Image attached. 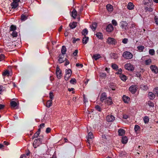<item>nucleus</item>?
I'll return each instance as SVG.
<instances>
[{"label":"nucleus","mask_w":158,"mask_h":158,"mask_svg":"<svg viewBox=\"0 0 158 158\" xmlns=\"http://www.w3.org/2000/svg\"><path fill=\"white\" fill-rule=\"evenodd\" d=\"M118 135L119 136H122L125 133V131L124 130L120 128L118 131Z\"/></svg>","instance_id":"16"},{"label":"nucleus","mask_w":158,"mask_h":158,"mask_svg":"<svg viewBox=\"0 0 158 158\" xmlns=\"http://www.w3.org/2000/svg\"><path fill=\"white\" fill-rule=\"evenodd\" d=\"M73 44H75L76 43L77 41H78L80 40V39L79 38H73Z\"/></svg>","instance_id":"55"},{"label":"nucleus","mask_w":158,"mask_h":158,"mask_svg":"<svg viewBox=\"0 0 158 158\" xmlns=\"http://www.w3.org/2000/svg\"><path fill=\"white\" fill-rule=\"evenodd\" d=\"M110 56L112 58L117 59L118 57V54L116 53H111L110 54Z\"/></svg>","instance_id":"26"},{"label":"nucleus","mask_w":158,"mask_h":158,"mask_svg":"<svg viewBox=\"0 0 158 158\" xmlns=\"http://www.w3.org/2000/svg\"><path fill=\"white\" fill-rule=\"evenodd\" d=\"M145 64L146 65H149L152 63V60L151 59H149L145 61Z\"/></svg>","instance_id":"39"},{"label":"nucleus","mask_w":158,"mask_h":158,"mask_svg":"<svg viewBox=\"0 0 158 158\" xmlns=\"http://www.w3.org/2000/svg\"><path fill=\"white\" fill-rule=\"evenodd\" d=\"M89 37L86 36H84L82 39V43L84 44H86L87 43L89 40Z\"/></svg>","instance_id":"28"},{"label":"nucleus","mask_w":158,"mask_h":158,"mask_svg":"<svg viewBox=\"0 0 158 158\" xmlns=\"http://www.w3.org/2000/svg\"><path fill=\"white\" fill-rule=\"evenodd\" d=\"M87 138V142L90 144V143L92 142V139L94 138L92 133L91 132H89L88 134Z\"/></svg>","instance_id":"5"},{"label":"nucleus","mask_w":158,"mask_h":158,"mask_svg":"<svg viewBox=\"0 0 158 158\" xmlns=\"http://www.w3.org/2000/svg\"><path fill=\"white\" fill-rule=\"evenodd\" d=\"M143 121L145 123H148L149 121L148 117L147 116H145L143 118Z\"/></svg>","instance_id":"43"},{"label":"nucleus","mask_w":158,"mask_h":158,"mask_svg":"<svg viewBox=\"0 0 158 158\" xmlns=\"http://www.w3.org/2000/svg\"><path fill=\"white\" fill-rule=\"evenodd\" d=\"M17 32L15 31H13L11 35L13 37H16L17 36Z\"/></svg>","instance_id":"45"},{"label":"nucleus","mask_w":158,"mask_h":158,"mask_svg":"<svg viewBox=\"0 0 158 158\" xmlns=\"http://www.w3.org/2000/svg\"><path fill=\"white\" fill-rule=\"evenodd\" d=\"M39 137L40 138H38V139H36L34 141L33 143V146L35 148L36 147L39 145V144L42 142V140L43 138V135H40Z\"/></svg>","instance_id":"1"},{"label":"nucleus","mask_w":158,"mask_h":158,"mask_svg":"<svg viewBox=\"0 0 158 158\" xmlns=\"http://www.w3.org/2000/svg\"><path fill=\"white\" fill-rule=\"evenodd\" d=\"M56 73L57 78L59 79H60L61 78L62 74L61 71L58 66L56 68Z\"/></svg>","instance_id":"7"},{"label":"nucleus","mask_w":158,"mask_h":158,"mask_svg":"<svg viewBox=\"0 0 158 158\" xmlns=\"http://www.w3.org/2000/svg\"><path fill=\"white\" fill-rule=\"evenodd\" d=\"M144 47L143 46H140L137 47V49L140 52H142L144 49Z\"/></svg>","instance_id":"40"},{"label":"nucleus","mask_w":158,"mask_h":158,"mask_svg":"<svg viewBox=\"0 0 158 158\" xmlns=\"http://www.w3.org/2000/svg\"><path fill=\"white\" fill-rule=\"evenodd\" d=\"M78 52V50H75L74 52H73V55L74 56H76L77 55Z\"/></svg>","instance_id":"62"},{"label":"nucleus","mask_w":158,"mask_h":158,"mask_svg":"<svg viewBox=\"0 0 158 158\" xmlns=\"http://www.w3.org/2000/svg\"><path fill=\"white\" fill-rule=\"evenodd\" d=\"M49 98L51 99V100H52L54 98V95L53 94V93L52 92H51L49 93Z\"/></svg>","instance_id":"52"},{"label":"nucleus","mask_w":158,"mask_h":158,"mask_svg":"<svg viewBox=\"0 0 158 158\" xmlns=\"http://www.w3.org/2000/svg\"><path fill=\"white\" fill-rule=\"evenodd\" d=\"M120 78L123 81H125L127 79V77L124 75L120 74L119 76Z\"/></svg>","instance_id":"31"},{"label":"nucleus","mask_w":158,"mask_h":158,"mask_svg":"<svg viewBox=\"0 0 158 158\" xmlns=\"http://www.w3.org/2000/svg\"><path fill=\"white\" fill-rule=\"evenodd\" d=\"M45 124L44 123H42L40 125L39 128L38 129H40V130L41 128H43L45 126Z\"/></svg>","instance_id":"57"},{"label":"nucleus","mask_w":158,"mask_h":158,"mask_svg":"<svg viewBox=\"0 0 158 158\" xmlns=\"http://www.w3.org/2000/svg\"><path fill=\"white\" fill-rule=\"evenodd\" d=\"M52 100H48L46 103V106L48 107H50L52 105Z\"/></svg>","instance_id":"33"},{"label":"nucleus","mask_w":158,"mask_h":158,"mask_svg":"<svg viewBox=\"0 0 158 158\" xmlns=\"http://www.w3.org/2000/svg\"><path fill=\"white\" fill-rule=\"evenodd\" d=\"M77 12L75 9H73L71 12V16L74 19H75L77 16Z\"/></svg>","instance_id":"27"},{"label":"nucleus","mask_w":158,"mask_h":158,"mask_svg":"<svg viewBox=\"0 0 158 158\" xmlns=\"http://www.w3.org/2000/svg\"><path fill=\"white\" fill-rule=\"evenodd\" d=\"M5 90H6L5 88L2 85H0V94H2Z\"/></svg>","instance_id":"42"},{"label":"nucleus","mask_w":158,"mask_h":158,"mask_svg":"<svg viewBox=\"0 0 158 158\" xmlns=\"http://www.w3.org/2000/svg\"><path fill=\"white\" fill-rule=\"evenodd\" d=\"M72 74V71L70 69H69L68 70H66V74L70 75H71Z\"/></svg>","instance_id":"50"},{"label":"nucleus","mask_w":158,"mask_h":158,"mask_svg":"<svg viewBox=\"0 0 158 158\" xmlns=\"http://www.w3.org/2000/svg\"><path fill=\"white\" fill-rule=\"evenodd\" d=\"M143 2L145 6L153 5V2L152 0L150 1V0H144Z\"/></svg>","instance_id":"14"},{"label":"nucleus","mask_w":158,"mask_h":158,"mask_svg":"<svg viewBox=\"0 0 158 158\" xmlns=\"http://www.w3.org/2000/svg\"><path fill=\"white\" fill-rule=\"evenodd\" d=\"M27 18V17L24 15L22 14L21 16V19L22 21H24L26 20Z\"/></svg>","instance_id":"38"},{"label":"nucleus","mask_w":158,"mask_h":158,"mask_svg":"<svg viewBox=\"0 0 158 158\" xmlns=\"http://www.w3.org/2000/svg\"><path fill=\"white\" fill-rule=\"evenodd\" d=\"M77 26V23L73 22L72 23H70L69 24L70 28L71 29H73L75 28Z\"/></svg>","instance_id":"25"},{"label":"nucleus","mask_w":158,"mask_h":158,"mask_svg":"<svg viewBox=\"0 0 158 158\" xmlns=\"http://www.w3.org/2000/svg\"><path fill=\"white\" fill-rule=\"evenodd\" d=\"M114 29L112 25L110 24L108 25L106 28V31L109 32H111Z\"/></svg>","instance_id":"15"},{"label":"nucleus","mask_w":158,"mask_h":158,"mask_svg":"<svg viewBox=\"0 0 158 158\" xmlns=\"http://www.w3.org/2000/svg\"><path fill=\"white\" fill-rule=\"evenodd\" d=\"M112 23L113 24V25L114 26H116L117 25V22L115 20H112Z\"/></svg>","instance_id":"56"},{"label":"nucleus","mask_w":158,"mask_h":158,"mask_svg":"<svg viewBox=\"0 0 158 158\" xmlns=\"http://www.w3.org/2000/svg\"><path fill=\"white\" fill-rule=\"evenodd\" d=\"M40 133V129H38V131L34 134L33 136H32L31 139H32L34 138H37V139H38V138H40L39 135Z\"/></svg>","instance_id":"13"},{"label":"nucleus","mask_w":158,"mask_h":158,"mask_svg":"<svg viewBox=\"0 0 158 158\" xmlns=\"http://www.w3.org/2000/svg\"><path fill=\"white\" fill-rule=\"evenodd\" d=\"M122 56L125 59L129 60L133 58V55L130 52L126 51L123 53Z\"/></svg>","instance_id":"2"},{"label":"nucleus","mask_w":158,"mask_h":158,"mask_svg":"<svg viewBox=\"0 0 158 158\" xmlns=\"http://www.w3.org/2000/svg\"><path fill=\"white\" fill-rule=\"evenodd\" d=\"M123 117L124 119H127L128 118V116L126 114L123 115Z\"/></svg>","instance_id":"63"},{"label":"nucleus","mask_w":158,"mask_h":158,"mask_svg":"<svg viewBox=\"0 0 158 158\" xmlns=\"http://www.w3.org/2000/svg\"><path fill=\"white\" fill-rule=\"evenodd\" d=\"M123 99L124 102L125 103H128L130 101V98L125 95H123Z\"/></svg>","instance_id":"18"},{"label":"nucleus","mask_w":158,"mask_h":158,"mask_svg":"<svg viewBox=\"0 0 158 158\" xmlns=\"http://www.w3.org/2000/svg\"><path fill=\"white\" fill-rule=\"evenodd\" d=\"M88 30L86 28H85L82 31L81 33L83 35L86 36V35L88 34Z\"/></svg>","instance_id":"37"},{"label":"nucleus","mask_w":158,"mask_h":158,"mask_svg":"<svg viewBox=\"0 0 158 158\" xmlns=\"http://www.w3.org/2000/svg\"><path fill=\"white\" fill-rule=\"evenodd\" d=\"M122 70L121 69H120L118 70V72L116 73V74H119L122 73Z\"/></svg>","instance_id":"59"},{"label":"nucleus","mask_w":158,"mask_h":158,"mask_svg":"<svg viewBox=\"0 0 158 158\" xmlns=\"http://www.w3.org/2000/svg\"><path fill=\"white\" fill-rule=\"evenodd\" d=\"M9 72L7 70L5 71L2 73V75L3 76H9Z\"/></svg>","instance_id":"41"},{"label":"nucleus","mask_w":158,"mask_h":158,"mask_svg":"<svg viewBox=\"0 0 158 158\" xmlns=\"http://www.w3.org/2000/svg\"><path fill=\"white\" fill-rule=\"evenodd\" d=\"M137 87L135 85H133L131 86L129 88L130 91L132 94L135 93L137 90Z\"/></svg>","instance_id":"8"},{"label":"nucleus","mask_w":158,"mask_h":158,"mask_svg":"<svg viewBox=\"0 0 158 158\" xmlns=\"http://www.w3.org/2000/svg\"><path fill=\"white\" fill-rule=\"evenodd\" d=\"M106 8L108 11L112 12L113 10V7L110 4H107L106 6Z\"/></svg>","instance_id":"21"},{"label":"nucleus","mask_w":158,"mask_h":158,"mask_svg":"<svg viewBox=\"0 0 158 158\" xmlns=\"http://www.w3.org/2000/svg\"><path fill=\"white\" fill-rule=\"evenodd\" d=\"M134 6L132 2H129L128 3L127 7L129 10H132L134 9Z\"/></svg>","instance_id":"20"},{"label":"nucleus","mask_w":158,"mask_h":158,"mask_svg":"<svg viewBox=\"0 0 158 158\" xmlns=\"http://www.w3.org/2000/svg\"><path fill=\"white\" fill-rule=\"evenodd\" d=\"M64 57V55L60 54L59 56V59H58L59 62L60 63H61L64 62V60L63 59Z\"/></svg>","instance_id":"24"},{"label":"nucleus","mask_w":158,"mask_h":158,"mask_svg":"<svg viewBox=\"0 0 158 158\" xmlns=\"http://www.w3.org/2000/svg\"><path fill=\"white\" fill-rule=\"evenodd\" d=\"M76 66L77 67H79L80 66L81 67H82L83 66V65L82 64H80L79 63H77L76 65Z\"/></svg>","instance_id":"64"},{"label":"nucleus","mask_w":158,"mask_h":158,"mask_svg":"<svg viewBox=\"0 0 158 158\" xmlns=\"http://www.w3.org/2000/svg\"><path fill=\"white\" fill-rule=\"evenodd\" d=\"M12 8L15 9L16 8L19 6L18 3L13 2L10 4Z\"/></svg>","instance_id":"22"},{"label":"nucleus","mask_w":158,"mask_h":158,"mask_svg":"<svg viewBox=\"0 0 158 158\" xmlns=\"http://www.w3.org/2000/svg\"><path fill=\"white\" fill-rule=\"evenodd\" d=\"M149 54L151 55H154L155 54V52L153 49H150L149 51Z\"/></svg>","instance_id":"44"},{"label":"nucleus","mask_w":158,"mask_h":158,"mask_svg":"<svg viewBox=\"0 0 158 158\" xmlns=\"http://www.w3.org/2000/svg\"><path fill=\"white\" fill-rule=\"evenodd\" d=\"M51 130V128L49 127H48L47 128L46 130V132L47 133H50Z\"/></svg>","instance_id":"61"},{"label":"nucleus","mask_w":158,"mask_h":158,"mask_svg":"<svg viewBox=\"0 0 158 158\" xmlns=\"http://www.w3.org/2000/svg\"><path fill=\"white\" fill-rule=\"evenodd\" d=\"M97 23L96 22L93 23L92 25L91 26V28L93 31L96 30L97 27Z\"/></svg>","instance_id":"29"},{"label":"nucleus","mask_w":158,"mask_h":158,"mask_svg":"<svg viewBox=\"0 0 158 158\" xmlns=\"http://www.w3.org/2000/svg\"><path fill=\"white\" fill-rule=\"evenodd\" d=\"M140 128V127L138 125H136L135 126L134 128V130L136 132H137Z\"/></svg>","instance_id":"53"},{"label":"nucleus","mask_w":158,"mask_h":158,"mask_svg":"<svg viewBox=\"0 0 158 158\" xmlns=\"http://www.w3.org/2000/svg\"><path fill=\"white\" fill-rule=\"evenodd\" d=\"M151 6H146L145 7V10L146 11L152 12L153 11V9L152 8Z\"/></svg>","instance_id":"17"},{"label":"nucleus","mask_w":158,"mask_h":158,"mask_svg":"<svg viewBox=\"0 0 158 158\" xmlns=\"http://www.w3.org/2000/svg\"><path fill=\"white\" fill-rule=\"evenodd\" d=\"M70 83L73 84H74L76 83V80L75 78H72L70 80Z\"/></svg>","instance_id":"47"},{"label":"nucleus","mask_w":158,"mask_h":158,"mask_svg":"<svg viewBox=\"0 0 158 158\" xmlns=\"http://www.w3.org/2000/svg\"><path fill=\"white\" fill-rule=\"evenodd\" d=\"M5 56L3 54H1L0 55V61H1L4 59Z\"/></svg>","instance_id":"58"},{"label":"nucleus","mask_w":158,"mask_h":158,"mask_svg":"<svg viewBox=\"0 0 158 158\" xmlns=\"http://www.w3.org/2000/svg\"><path fill=\"white\" fill-rule=\"evenodd\" d=\"M115 119V117L113 115H108L106 117V120L108 122H111L114 121Z\"/></svg>","instance_id":"11"},{"label":"nucleus","mask_w":158,"mask_h":158,"mask_svg":"<svg viewBox=\"0 0 158 158\" xmlns=\"http://www.w3.org/2000/svg\"><path fill=\"white\" fill-rule=\"evenodd\" d=\"M92 57L95 60H97L102 57L100 54H97L94 55Z\"/></svg>","instance_id":"19"},{"label":"nucleus","mask_w":158,"mask_h":158,"mask_svg":"<svg viewBox=\"0 0 158 158\" xmlns=\"http://www.w3.org/2000/svg\"><path fill=\"white\" fill-rule=\"evenodd\" d=\"M10 104L11 106L14 108L17 106V103L15 101H12L10 102Z\"/></svg>","instance_id":"36"},{"label":"nucleus","mask_w":158,"mask_h":158,"mask_svg":"<svg viewBox=\"0 0 158 158\" xmlns=\"http://www.w3.org/2000/svg\"><path fill=\"white\" fill-rule=\"evenodd\" d=\"M128 41V40L127 38H124L122 40V42L124 44L127 43Z\"/></svg>","instance_id":"60"},{"label":"nucleus","mask_w":158,"mask_h":158,"mask_svg":"<svg viewBox=\"0 0 158 158\" xmlns=\"http://www.w3.org/2000/svg\"><path fill=\"white\" fill-rule=\"evenodd\" d=\"M121 27L124 30H127L128 29L127 26L128 23L126 21H122L120 23Z\"/></svg>","instance_id":"6"},{"label":"nucleus","mask_w":158,"mask_h":158,"mask_svg":"<svg viewBox=\"0 0 158 158\" xmlns=\"http://www.w3.org/2000/svg\"><path fill=\"white\" fill-rule=\"evenodd\" d=\"M112 68L114 69H117L118 68V65L115 64H113L111 65Z\"/></svg>","instance_id":"46"},{"label":"nucleus","mask_w":158,"mask_h":158,"mask_svg":"<svg viewBox=\"0 0 158 158\" xmlns=\"http://www.w3.org/2000/svg\"><path fill=\"white\" fill-rule=\"evenodd\" d=\"M106 43L109 44L115 45L116 44L117 42L114 38L109 37L107 39Z\"/></svg>","instance_id":"4"},{"label":"nucleus","mask_w":158,"mask_h":158,"mask_svg":"<svg viewBox=\"0 0 158 158\" xmlns=\"http://www.w3.org/2000/svg\"><path fill=\"white\" fill-rule=\"evenodd\" d=\"M96 36L99 39L103 38V35L101 32H98L96 34Z\"/></svg>","instance_id":"35"},{"label":"nucleus","mask_w":158,"mask_h":158,"mask_svg":"<svg viewBox=\"0 0 158 158\" xmlns=\"http://www.w3.org/2000/svg\"><path fill=\"white\" fill-rule=\"evenodd\" d=\"M154 93L155 95L158 96V87L155 88L154 90Z\"/></svg>","instance_id":"49"},{"label":"nucleus","mask_w":158,"mask_h":158,"mask_svg":"<svg viewBox=\"0 0 158 158\" xmlns=\"http://www.w3.org/2000/svg\"><path fill=\"white\" fill-rule=\"evenodd\" d=\"M125 69L129 71H133L134 69L133 65L130 63H127L124 65Z\"/></svg>","instance_id":"3"},{"label":"nucleus","mask_w":158,"mask_h":158,"mask_svg":"<svg viewBox=\"0 0 158 158\" xmlns=\"http://www.w3.org/2000/svg\"><path fill=\"white\" fill-rule=\"evenodd\" d=\"M95 108L96 110H98V111L100 112L102 110L101 108L98 105H97L95 107Z\"/></svg>","instance_id":"51"},{"label":"nucleus","mask_w":158,"mask_h":158,"mask_svg":"<svg viewBox=\"0 0 158 158\" xmlns=\"http://www.w3.org/2000/svg\"><path fill=\"white\" fill-rule=\"evenodd\" d=\"M107 98L106 93H102L100 96V101L102 102H104Z\"/></svg>","instance_id":"12"},{"label":"nucleus","mask_w":158,"mask_h":158,"mask_svg":"<svg viewBox=\"0 0 158 158\" xmlns=\"http://www.w3.org/2000/svg\"><path fill=\"white\" fill-rule=\"evenodd\" d=\"M16 29V27L14 25H11L10 27V32L11 31H15Z\"/></svg>","instance_id":"34"},{"label":"nucleus","mask_w":158,"mask_h":158,"mask_svg":"<svg viewBox=\"0 0 158 158\" xmlns=\"http://www.w3.org/2000/svg\"><path fill=\"white\" fill-rule=\"evenodd\" d=\"M66 52V48L65 46H62L61 49V53L62 54L64 55L65 54Z\"/></svg>","instance_id":"32"},{"label":"nucleus","mask_w":158,"mask_h":158,"mask_svg":"<svg viewBox=\"0 0 158 158\" xmlns=\"http://www.w3.org/2000/svg\"><path fill=\"white\" fill-rule=\"evenodd\" d=\"M148 104L150 107H154V103L152 102L151 101H148Z\"/></svg>","instance_id":"48"},{"label":"nucleus","mask_w":158,"mask_h":158,"mask_svg":"<svg viewBox=\"0 0 158 158\" xmlns=\"http://www.w3.org/2000/svg\"><path fill=\"white\" fill-rule=\"evenodd\" d=\"M150 68L152 72L156 74L158 73V69L156 65H151L150 66Z\"/></svg>","instance_id":"9"},{"label":"nucleus","mask_w":158,"mask_h":158,"mask_svg":"<svg viewBox=\"0 0 158 158\" xmlns=\"http://www.w3.org/2000/svg\"><path fill=\"white\" fill-rule=\"evenodd\" d=\"M128 141V138L126 136H124L122 138V142L123 144L126 143Z\"/></svg>","instance_id":"30"},{"label":"nucleus","mask_w":158,"mask_h":158,"mask_svg":"<svg viewBox=\"0 0 158 158\" xmlns=\"http://www.w3.org/2000/svg\"><path fill=\"white\" fill-rule=\"evenodd\" d=\"M71 76V75H70L68 74H65V75L64 76V79L66 81H67L69 79V77Z\"/></svg>","instance_id":"54"},{"label":"nucleus","mask_w":158,"mask_h":158,"mask_svg":"<svg viewBox=\"0 0 158 158\" xmlns=\"http://www.w3.org/2000/svg\"><path fill=\"white\" fill-rule=\"evenodd\" d=\"M148 96L150 99L153 100L155 98V94L152 92H149L148 94Z\"/></svg>","instance_id":"23"},{"label":"nucleus","mask_w":158,"mask_h":158,"mask_svg":"<svg viewBox=\"0 0 158 158\" xmlns=\"http://www.w3.org/2000/svg\"><path fill=\"white\" fill-rule=\"evenodd\" d=\"M105 103L107 105H111L112 104L113 102L111 98L110 97L107 98L104 101Z\"/></svg>","instance_id":"10"}]
</instances>
